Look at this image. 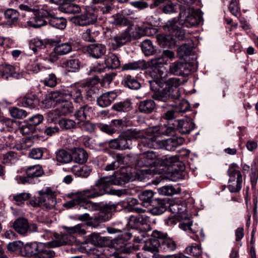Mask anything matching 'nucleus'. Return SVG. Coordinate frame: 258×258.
I'll list each match as a JSON object with an SVG mask.
<instances>
[{"label": "nucleus", "mask_w": 258, "mask_h": 258, "mask_svg": "<svg viewBox=\"0 0 258 258\" xmlns=\"http://www.w3.org/2000/svg\"><path fill=\"white\" fill-rule=\"evenodd\" d=\"M238 166L236 163L231 164L227 171L229 175L228 188L230 192H238L242 187V175L237 169Z\"/></svg>", "instance_id": "423d86ee"}, {"label": "nucleus", "mask_w": 258, "mask_h": 258, "mask_svg": "<svg viewBox=\"0 0 258 258\" xmlns=\"http://www.w3.org/2000/svg\"><path fill=\"white\" fill-rule=\"evenodd\" d=\"M184 139L181 137H173L167 140L160 139L159 148L167 151H172L184 142Z\"/></svg>", "instance_id": "2eb2a0df"}, {"label": "nucleus", "mask_w": 258, "mask_h": 258, "mask_svg": "<svg viewBox=\"0 0 258 258\" xmlns=\"http://www.w3.org/2000/svg\"><path fill=\"white\" fill-rule=\"evenodd\" d=\"M152 236L160 239V252L168 253L176 249L175 242L172 239L167 238L166 234L157 230H154L152 232Z\"/></svg>", "instance_id": "1a4fd4ad"}, {"label": "nucleus", "mask_w": 258, "mask_h": 258, "mask_svg": "<svg viewBox=\"0 0 258 258\" xmlns=\"http://www.w3.org/2000/svg\"><path fill=\"white\" fill-rule=\"evenodd\" d=\"M183 80L179 78H172L162 83L156 89H151L154 92L152 96L156 100L166 102L169 99H178L180 96L178 89Z\"/></svg>", "instance_id": "f257e3e1"}, {"label": "nucleus", "mask_w": 258, "mask_h": 258, "mask_svg": "<svg viewBox=\"0 0 258 258\" xmlns=\"http://www.w3.org/2000/svg\"><path fill=\"white\" fill-rule=\"evenodd\" d=\"M152 237L144 241L145 244L143 249L152 253L160 252V239L153 236Z\"/></svg>", "instance_id": "cd10ccee"}, {"label": "nucleus", "mask_w": 258, "mask_h": 258, "mask_svg": "<svg viewBox=\"0 0 258 258\" xmlns=\"http://www.w3.org/2000/svg\"><path fill=\"white\" fill-rule=\"evenodd\" d=\"M154 196V192L151 190H146L139 194V198L142 201V205L148 207L150 205Z\"/></svg>", "instance_id": "79ce46f5"}, {"label": "nucleus", "mask_w": 258, "mask_h": 258, "mask_svg": "<svg viewBox=\"0 0 258 258\" xmlns=\"http://www.w3.org/2000/svg\"><path fill=\"white\" fill-rule=\"evenodd\" d=\"M112 175L114 185H122L129 181V176L119 172H115Z\"/></svg>", "instance_id": "5fc2aeb1"}, {"label": "nucleus", "mask_w": 258, "mask_h": 258, "mask_svg": "<svg viewBox=\"0 0 258 258\" xmlns=\"http://www.w3.org/2000/svg\"><path fill=\"white\" fill-rule=\"evenodd\" d=\"M147 68L146 61L143 60H139L137 61L128 62L124 64L122 68V70H144Z\"/></svg>", "instance_id": "ea45409f"}, {"label": "nucleus", "mask_w": 258, "mask_h": 258, "mask_svg": "<svg viewBox=\"0 0 258 258\" xmlns=\"http://www.w3.org/2000/svg\"><path fill=\"white\" fill-rule=\"evenodd\" d=\"M56 161L61 164L69 163L72 160V157L67 151L63 149L57 150L55 153Z\"/></svg>", "instance_id": "e433bc0d"}, {"label": "nucleus", "mask_w": 258, "mask_h": 258, "mask_svg": "<svg viewBox=\"0 0 258 258\" xmlns=\"http://www.w3.org/2000/svg\"><path fill=\"white\" fill-rule=\"evenodd\" d=\"M152 208L146 210V214L150 213L153 215H160L166 210V206L164 201L157 199L153 202Z\"/></svg>", "instance_id": "bb28decb"}, {"label": "nucleus", "mask_w": 258, "mask_h": 258, "mask_svg": "<svg viewBox=\"0 0 258 258\" xmlns=\"http://www.w3.org/2000/svg\"><path fill=\"white\" fill-rule=\"evenodd\" d=\"M75 240L74 236L64 233L56 236L55 240L51 241L49 244L52 247H58L65 244H72Z\"/></svg>", "instance_id": "5701e85b"}, {"label": "nucleus", "mask_w": 258, "mask_h": 258, "mask_svg": "<svg viewBox=\"0 0 258 258\" xmlns=\"http://www.w3.org/2000/svg\"><path fill=\"white\" fill-rule=\"evenodd\" d=\"M141 48L146 55H151L154 52V48L152 42L149 40L143 41L141 44Z\"/></svg>", "instance_id": "e2e57ef3"}, {"label": "nucleus", "mask_w": 258, "mask_h": 258, "mask_svg": "<svg viewBox=\"0 0 258 258\" xmlns=\"http://www.w3.org/2000/svg\"><path fill=\"white\" fill-rule=\"evenodd\" d=\"M73 157L76 163L83 164L88 159V154L82 148H75L73 152Z\"/></svg>", "instance_id": "4c0bfd02"}, {"label": "nucleus", "mask_w": 258, "mask_h": 258, "mask_svg": "<svg viewBox=\"0 0 258 258\" xmlns=\"http://www.w3.org/2000/svg\"><path fill=\"white\" fill-rule=\"evenodd\" d=\"M91 83L88 81L75 83L67 88L66 91L67 97H70L75 103L80 104L83 101L81 88L89 87Z\"/></svg>", "instance_id": "9d476101"}, {"label": "nucleus", "mask_w": 258, "mask_h": 258, "mask_svg": "<svg viewBox=\"0 0 258 258\" xmlns=\"http://www.w3.org/2000/svg\"><path fill=\"white\" fill-rule=\"evenodd\" d=\"M28 0H11L10 4L13 7H18L22 10L28 12H33L35 11L34 7L28 6L23 4V3Z\"/></svg>", "instance_id": "a18cd8bd"}, {"label": "nucleus", "mask_w": 258, "mask_h": 258, "mask_svg": "<svg viewBox=\"0 0 258 258\" xmlns=\"http://www.w3.org/2000/svg\"><path fill=\"white\" fill-rule=\"evenodd\" d=\"M108 146L111 149L121 151L130 150L133 148L132 142L130 141L125 132L121 133L117 138L110 140Z\"/></svg>", "instance_id": "9b49d317"}, {"label": "nucleus", "mask_w": 258, "mask_h": 258, "mask_svg": "<svg viewBox=\"0 0 258 258\" xmlns=\"http://www.w3.org/2000/svg\"><path fill=\"white\" fill-rule=\"evenodd\" d=\"M105 63L108 68L115 69L119 67L120 61L118 57L114 54H110L106 58Z\"/></svg>", "instance_id": "49530a36"}, {"label": "nucleus", "mask_w": 258, "mask_h": 258, "mask_svg": "<svg viewBox=\"0 0 258 258\" xmlns=\"http://www.w3.org/2000/svg\"><path fill=\"white\" fill-rule=\"evenodd\" d=\"M67 97L66 92L54 91L51 92L48 97L43 101L45 107L51 108L58 105L64 100Z\"/></svg>", "instance_id": "f8f14e48"}, {"label": "nucleus", "mask_w": 258, "mask_h": 258, "mask_svg": "<svg viewBox=\"0 0 258 258\" xmlns=\"http://www.w3.org/2000/svg\"><path fill=\"white\" fill-rule=\"evenodd\" d=\"M39 247V243H27L24 246L23 245L20 251V253L23 256L30 257L33 256L36 258Z\"/></svg>", "instance_id": "4be33fe9"}, {"label": "nucleus", "mask_w": 258, "mask_h": 258, "mask_svg": "<svg viewBox=\"0 0 258 258\" xmlns=\"http://www.w3.org/2000/svg\"><path fill=\"white\" fill-rule=\"evenodd\" d=\"M73 171L77 176L86 178L90 174L92 169L88 166H83L80 168H78L77 166H74Z\"/></svg>", "instance_id": "3c124183"}, {"label": "nucleus", "mask_w": 258, "mask_h": 258, "mask_svg": "<svg viewBox=\"0 0 258 258\" xmlns=\"http://www.w3.org/2000/svg\"><path fill=\"white\" fill-rule=\"evenodd\" d=\"M30 48L36 53L38 50L44 47V44L42 40L34 38L30 41Z\"/></svg>", "instance_id": "69168bd1"}, {"label": "nucleus", "mask_w": 258, "mask_h": 258, "mask_svg": "<svg viewBox=\"0 0 258 258\" xmlns=\"http://www.w3.org/2000/svg\"><path fill=\"white\" fill-rule=\"evenodd\" d=\"M130 141L132 142L134 139H142L144 137V132L137 129H131L125 132Z\"/></svg>", "instance_id": "680f3d73"}, {"label": "nucleus", "mask_w": 258, "mask_h": 258, "mask_svg": "<svg viewBox=\"0 0 258 258\" xmlns=\"http://www.w3.org/2000/svg\"><path fill=\"white\" fill-rule=\"evenodd\" d=\"M9 111L12 117L19 119L26 117L28 114L26 110L16 107L10 108Z\"/></svg>", "instance_id": "bf43d9fd"}, {"label": "nucleus", "mask_w": 258, "mask_h": 258, "mask_svg": "<svg viewBox=\"0 0 258 258\" xmlns=\"http://www.w3.org/2000/svg\"><path fill=\"white\" fill-rule=\"evenodd\" d=\"M84 227L82 224H78L73 227L63 226V228L66 230L67 234L69 236H72L73 234L77 233L82 235L85 234L86 231Z\"/></svg>", "instance_id": "864d4df0"}, {"label": "nucleus", "mask_w": 258, "mask_h": 258, "mask_svg": "<svg viewBox=\"0 0 258 258\" xmlns=\"http://www.w3.org/2000/svg\"><path fill=\"white\" fill-rule=\"evenodd\" d=\"M17 105L22 107H29L33 108L38 103L37 99L34 96H24L17 100Z\"/></svg>", "instance_id": "7c9ffc66"}, {"label": "nucleus", "mask_w": 258, "mask_h": 258, "mask_svg": "<svg viewBox=\"0 0 258 258\" xmlns=\"http://www.w3.org/2000/svg\"><path fill=\"white\" fill-rule=\"evenodd\" d=\"M200 20V16L191 7L180 10L178 22L175 19L171 21H175L182 29L181 26L189 28L197 25L199 23Z\"/></svg>", "instance_id": "39448f33"}, {"label": "nucleus", "mask_w": 258, "mask_h": 258, "mask_svg": "<svg viewBox=\"0 0 258 258\" xmlns=\"http://www.w3.org/2000/svg\"><path fill=\"white\" fill-rule=\"evenodd\" d=\"M87 51L92 57L99 58L105 53L106 49L104 45L94 43L88 46Z\"/></svg>", "instance_id": "b1692460"}, {"label": "nucleus", "mask_w": 258, "mask_h": 258, "mask_svg": "<svg viewBox=\"0 0 258 258\" xmlns=\"http://www.w3.org/2000/svg\"><path fill=\"white\" fill-rule=\"evenodd\" d=\"M192 50V47L189 44H183L178 48L177 53L179 57H182L184 55H188Z\"/></svg>", "instance_id": "774afa93"}, {"label": "nucleus", "mask_w": 258, "mask_h": 258, "mask_svg": "<svg viewBox=\"0 0 258 258\" xmlns=\"http://www.w3.org/2000/svg\"><path fill=\"white\" fill-rule=\"evenodd\" d=\"M132 211L137 213L138 215H132L130 217L128 221V226L132 229L139 230L150 231L151 228L148 224L149 217L146 214V210L140 208H133Z\"/></svg>", "instance_id": "20e7f679"}, {"label": "nucleus", "mask_w": 258, "mask_h": 258, "mask_svg": "<svg viewBox=\"0 0 258 258\" xmlns=\"http://www.w3.org/2000/svg\"><path fill=\"white\" fill-rule=\"evenodd\" d=\"M179 192V189H175L172 185H166L158 189L160 195L165 196H171L177 194Z\"/></svg>", "instance_id": "4d7b16f0"}, {"label": "nucleus", "mask_w": 258, "mask_h": 258, "mask_svg": "<svg viewBox=\"0 0 258 258\" xmlns=\"http://www.w3.org/2000/svg\"><path fill=\"white\" fill-rule=\"evenodd\" d=\"M58 112L62 115H67L72 113L74 109L72 103L66 99L56 105Z\"/></svg>", "instance_id": "473e14b6"}, {"label": "nucleus", "mask_w": 258, "mask_h": 258, "mask_svg": "<svg viewBox=\"0 0 258 258\" xmlns=\"http://www.w3.org/2000/svg\"><path fill=\"white\" fill-rule=\"evenodd\" d=\"M44 117L42 114H37L29 118L26 120L28 124L23 126V132L26 134L32 133L36 126L40 124L43 120Z\"/></svg>", "instance_id": "6ab92c4d"}, {"label": "nucleus", "mask_w": 258, "mask_h": 258, "mask_svg": "<svg viewBox=\"0 0 258 258\" xmlns=\"http://www.w3.org/2000/svg\"><path fill=\"white\" fill-rule=\"evenodd\" d=\"M62 66L69 72H76L80 69V62L79 59L72 58L64 61Z\"/></svg>", "instance_id": "f704fd0d"}, {"label": "nucleus", "mask_w": 258, "mask_h": 258, "mask_svg": "<svg viewBox=\"0 0 258 258\" xmlns=\"http://www.w3.org/2000/svg\"><path fill=\"white\" fill-rule=\"evenodd\" d=\"M97 20V16L91 12H87L84 14L77 15L72 18L71 21L75 25L85 26L92 24Z\"/></svg>", "instance_id": "4468645a"}, {"label": "nucleus", "mask_w": 258, "mask_h": 258, "mask_svg": "<svg viewBox=\"0 0 258 258\" xmlns=\"http://www.w3.org/2000/svg\"><path fill=\"white\" fill-rule=\"evenodd\" d=\"M80 198L81 199L83 202H91L87 200L91 198H95L104 195V190L103 189H99L96 186V184L90 188L85 189L83 191L78 192Z\"/></svg>", "instance_id": "f3484780"}, {"label": "nucleus", "mask_w": 258, "mask_h": 258, "mask_svg": "<svg viewBox=\"0 0 258 258\" xmlns=\"http://www.w3.org/2000/svg\"><path fill=\"white\" fill-rule=\"evenodd\" d=\"M72 49L71 44L70 42H66L56 45L53 48V50L54 53L59 55H63L70 52Z\"/></svg>", "instance_id": "8fccbe9b"}, {"label": "nucleus", "mask_w": 258, "mask_h": 258, "mask_svg": "<svg viewBox=\"0 0 258 258\" xmlns=\"http://www.w3.org/2000/svg\"><path fill=\"white\" fill-rule=\"evenodd\" d=\"M93 111L92 108L87 105L80 107L74 114L75 118L78 122L83 121L87 119L88 116Z\"/></svg>", "instance_id": "2f4dec72"}, {"label": "nucleus", "mask_w": 258, "mask_h": 258, "mask_svg": "<svg viewBox=\"0 0 258 258\" xmlns=\"http://www.w3.org/2000/svg\"><path fill=\"white\" fill-rule=\"evenodd\" d=\"M123 81L124 85L131 89L138 90L141 87L140 83L130 75L125 76Z\"/></svg>", "instance_id": "09e8293b"}, {"label": "nucleus", "mask_w": 258, "mask_h": 258, "mask_svg": "<svg viewBox=\"0 0 258 258\" xmlns=\"http://www.w3.org/2000/svg\"><path fill=\"white\" fill-rule=\"evenodd\" d=\"M95 184L99 189L104 190L105 194L107 192V188L111 185H114L112 175L101 177L96 181Z\"/></svg>", "instance_id": "72a5a7b5"}, {"label": "nucleus", "mask_w": 258, "mask_h": 258, "mask_svg": "<svg viewBox=\"0 0 258 258\" xmlns=\"http://www.w3.org/2000/svg\"><path fill=\"white\" fill-rule=\"evenodd\" d=\"M116 93L113 91L104 93L98 98V104L102 108L108 107L116 99Z\"/></svg>", "instance_id": "393cba45"}, {"label": "nucleus", "mask_w": 258, "mask_h": 258, "mask_svg": "<svg viewBox=\"0 0 258 258\" xmlns=\"http://www.w3.org/2000/svg\"><path fill=\"white\" fill-rule=\"evenodd\" d=\"M187 64L181 62H175L170 66L169 72L173 75H183L187 74Z\"/></svg>", "instance_id": "c85d7f7f"}, {"label": "nucleus", "mask_w": 258, "mask_h": 258, "mask_svg": "<svg viewBox=\"0 0 258 258\" xmlns=\"http://www.w3.org/2000/svg\"><path fill=\"white\" fill-rule=\"evenodd\" d=\"M160 163V157L156 152H145L140 155L136 163L137 167H150Z\"/></svg>", "instance_id": "6e6552de"}, {"label": "nucleus", "mask_w": 258, "mask_h": 258, "mask_svg": "<svg viewBox=\"0 0 258 258\" xmlns=\"http://www.w3.org/2000/svg\"><path fill=\"white\" fill-rule=\"evenodd\" d=\"M35 11L36 10L35 9ZM34 13H36L34 17L36 20L37 22H41L42 24H41V27L42 26H44L46 24L47 22L45 20V18H46L50 16V13L45 10L41 9L37 12L35 11Z\"/></svg>", "instance_id": "6e6d98bb"}, {"label": "nucleus", "mask_w": 258, "mask_h": 258, "mask_svg": "<svg viewBox=\"0 0 258 258\" xmlns=\"http://www.w3.org/2000/svg\"><path fill=\"white\" fill-rule=\"evenodd\" d=\"M77 205H79L81 207L89 210H93L95 208V205L92 202H83L80 196L77 194L76 197L70 201L63 204V206L67 208H71Z\"/></svg>", "instance_id": "aec40b11"}, {"label": "nucleus", "mask_w": 258, "mask_h": 258, "mask_svg": "<svg viewBox=\"0 0 258 258\" xmlns=\"http://www.w3.org/2000/svg\"><path fill=\"white\" fill-rule=\"evenodd\" d=\"M4 15L6 19L10 20L12 23H15L17 22L19 18V13L13 9H8L5 11Z\"/></svg>", "instance_id": "052dcab7"}, {"label": "nucleus", "mask_w": 258, "mask_h": 258, "mask_svg": "<svg viewBox=\"0 0 258 258\" xmlns=\"http://www.w3.org/2000/svg\"><path fill=\"white\" fill-rule=\"evenodd\" d=\"M172 124L175 126L176 130L182 134L189 133L195 127V124L190 118L174 120Z\"/></svg>", "instance_id": "dca6fc26"}, {"label": "nucleus", "mask_w": 258, "mask_h": 258, "mask_svg": "<svg viewBox=\"0 0 258 258\" xmlns=\"http://www.w3.org/2000/svg\"><path fill=\"white\" fill-rule=\"evenodd\" d=\"M117 205L110 203L104 205L101 210L91 217L90 221L87 222L88 226L97 227L100 223L108 221L112 217V213L116 210Z\"/></svg>", "instance_id": "0eeeda50"}, {"label": "nucleus", "mask_w": 258, "mask_h": 258, "mask_svg": "<svg viewBox=\"0 0 258 258\" xmlns=\"http://www.w3.org/2000/svg\"><path fill=\"white\" fill-rule=\"evenodd\" d=\"M77 123L82 130L89 133L93 132L96 128L95 124L89 120H85L83 121L78 122Z\"/></svg>", "instance_id": "338daca9"}, {"label": "nucleus", "mask_w": 258, "mask_h": 258, "mask_svg": "<svg viewBox=\"0 0 258 258\" xmlns=\"http://www.w3.org/2000/svg\"><path fill=\"white\" fill-rule=\"evenodd\" d=\"M155 108V103L153 100L149 99L140 102L139 110L144 113L152 112Z\"/></svg>", "instance_id": "58836bf2"}, {"label": "nucleus", "mask_w": 258, "mask_h": 258, "mask_svg": "<svg viewBox=\"0 0 258 258\" xmlns=\"http://www.w3.org/2000/svg\"><path fill=\"white\" fill-rule=\"evenodd\" d=\"M51 242L39 243V247L36 254V258H53L55 252L50 248L52 247L50 244Z\"/></svg>", "instance_id": "412c9836"}, {"label": "nucleus", "mask_w": 258, "mask_h": 258, "mask_svg": "<svg viewBox=\"0 0 258 258\" xmlns=\"http://www.w3.org/2000/svg\"><path fill=\"white\" fill-rule=\"evenodd\" d=\"M49 23L52 27L61 30L64 29L67 25L66 19L63 17H51Z\"/></svg>", "instance_id": "de8ad7c7"}, {"label": "nucleus", "mask_w": 258, "mask_h": 258, "mask_svg": "<svg viewBox=\"0 0 258 258\" xmlns=\"http://www.w3.org/2000/svg\"><path fill=\"white\" fill-rule=\"evenodd\" d=\"M112 108L117 111H128L132 109L131 102L128 100L119 102L114 104Z\"/></svg>", "instance_id": "13d9d810"}, {"label": "nucleus", "mask_w": 258, "mask_h": 258, "mask_svg": "<svg viewBox=\"0 0 258 258\" xmlns=\"http://www.w3.org/2000/svg\"><path fill=\"white\" fill-rule=\"evenodd\" d=\"M131 37L129 30L127 29L123 33L114 36L112 39V44L114 48H118L130 41Z\"/></svg>", "instance_id": "a878e982"}, {"label": "nucleus", "mask_w": 258, "mask_h": 258, "mask_svg": "<svg viewBox=\"0 0 258 258\" xmlns=\"http://www.w3.org/2000/svg\"><path fill=\"white\" fill-rule=\"evenodd\" d=\"M13 226L16 231L20 234H24L28 231V222L24 218H20L16 220Z\"/></svg>", "instance_id": "c9c22d12"}, {"label": "nucleus", "mask_w": 258, "mask_h": 258, "mask_svg": "<svg viewBox=\"0 0 258 258\" xmlns=\"http://www.w3.org/2000/svg\"><path fill=\"white\" fill-rule=\"evenodd\" d=\"M149 74L152 78L151 80L149 81L151 89H156L158 86L164 83L162 79L163 72L159 68L153 67L149 72Z\"/></svg>", "instance_id": "a211bd4d"}, {"label": "nucleus", "mask_w": 258, "mask_h": 258, "mask_svg": "<svg viewBox=\"0 0 258 258\" xmlns=\"http://www.w3.org/2000/svg\"><path fill=\"white\" fill-rule=\"evenodd\" d=\"M169 210L178 218H184L186 217V208L184 204L178 203H170Z\"/></svg>", "instance_id": "c756f323"}, {"label": "nucleus", "mask_w": 258, "mask_h": 258, "mask_svg": "<svg viewBox=\"0 0 258 258\" xmlns=\"http://www.w3.org/2000/svg\"><path fill=\"white\" fill-rule=\"evenodd\" d=\"M39 197L30 201L33 207H39L43 209L53 208L56 204V192L51 187H46L38 191Z\"/></svg>", "instance_id": "7ed1b4c3"}, {"label": "nucleus", "mask_w": 258, "mask_h": 258, "mask_svg": "<svg viewBox=\"0 0 258 258\" xmlns=\"http://www.w3.org/2000/svg\"><path fill=\"white\" fill-rule=\"evenodd\" d=\"M165 31L168 32V35H158L157 40L160 45L164 47H171L174 43V37L182 40L184 37V32L177 25L175 21H168L164 26Z\"/></svg>", "instance_id": "f03ea898"}, {"label": "nucleus", "mask_w": 258, "mask_h": 258, "mask_svg": "<svg viewBox=\"0 0 258 258\" xmlns=\"http://www.w3.org/2000/svg\"><path fill=\"white\" fill-rule=\"evenodd\" d=\"M59 7L60 10L67 14L78 13L81 11V8L77 5L73 3H61Z\"/></svg>", "instance_id": "37998d69"}, {"label": "nucleus", "mask_w": 258, "mask_h": 258, "mask_svg": "<svg viewBox=\"0 0 258 258\" xmlns=\"http://www.w3.org/2000/svg\"><path fill=\"white\" fill-rule=\"evenodd\" d=\"M27 176L29 178H35L42 176L43 170L40 165L30 166L27 168L26 171Z\"/></svg>", "instance_id": "a19ab883"}, {"label": "nucleus", "mask_w": 258, "mask_h": 258, "mask_svg": "<svg viewBox=\"0 0 258 258\" xmlns=\"http://www.w3.org/2000/svg\"><path fill=\"white\" fill-rule=\"evenodd\" d=\"M146 136L142 138L139 146H143L149 148H159L160 136L157 134L152 133V130L149 129L147 132Z\"/></svg>", "instance_id": "ddd939ff"}, {"label": "nucleus", "mask_w": 258, "mask_h": 258, "mask_svg": "<svg viewBox=\"0 0 258 258\" xmlns=\"http://www.w3.org/2000/svg\"><path fill=\"white\" fill-rule=\"evenodd\" d=\"M15 69L10 64H3L0 66V77L7 79L9 77L13 76Z\"/></svg>", "instance_id": "c03bdc74"}, {"label": "nucleus", "mask_w": 258, "mask_h": 258, "mask_svg": "<svg viewBox=\"0 0 258 258\" xmlns=\"http://www.w3.org/2000/svg\"><path fill=\"white\" fill-rule=\"evenodd\" d=\"M2 159L5 164L14 163L18 160L17 154L13 151L8 152L3 155Z\"/></svg>", "instance_id": "0e129e2a"}, {"label": "nucleus", "mask_w": 258, "mask_h": 258, "mask_svg": "<svg viewBox=\"0 0 258 258\" xmlns=\"http://www.w3.org/2000/svg\"><path fill=\"white\" fill-rule=\"evenodd\" d=\"M179 161V157L178 155L167 156H164L160 157V164L162 165L171 166L175 163H178Z\"/></svg>", "instance_id": "603ef678"}]
</instances>
